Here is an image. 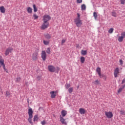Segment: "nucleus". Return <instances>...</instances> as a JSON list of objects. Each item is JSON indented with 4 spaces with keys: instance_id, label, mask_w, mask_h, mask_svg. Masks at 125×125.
<instances>
[{
    "instance_id": "39",
    "label": "nucleus",
    "mask_w": 125,
    "mask_h": 125,
    "mask_svg": "<svg viewBox=\"0 0 125 125\" xmlns=\"http://www.w3.org/2000/svg\"><path fill=\"white\" fill-rule=\"evenodd\" d=\"M77 3H82L83 2V0H77Z\"/></svg>"
},
{
    "instance_id": "13",
    "label": "nucleus",
    "mask_w": 125,
    "mask_h": 125,
    "mask_svg": "<svg viewBox=\"0 0 125 125\" xmlns=\"http://www.w3.org/2000/svg\"><path fill=\"white\" fill-rule=\"evenodd\" d=\"M120 73V69H119V68H116L114 72V75L115 78H117V77H118V75H119Z\"/></svg>"
},
{
    "instance_id": "22",
    "label": "nucleus",
    "mask_w": 125,
    "mask_h": 125,
    "mask_svg": "<svg viewBox=\"0 0 125 125\" xmlns=\"http://www.w3.org/2000/svg\"><path fill=\"white\" fill-rule=\"evenodd\" d=\"M39 120V116L38 115H35L34 117V122H38Z\"/></svg>"
},
{
    "instance_id": "44",
    "label": "nucleus",
    "mask_w": 125,
    "mask_h": 125,
    "mask_svg": "<svg viewBox=\"0 0 125 125\" xmlns=\"http://www.w3.org/2000/svg\"><path fill=\"white\" fill-rule=\"evenodd\" d=\"M125 83V79H124L122 81V84H124V83Z\"/></svg>"
},
{
    "instance_id": "12",
    "label": "nucleus",
    "mask_w": 125,
    "mask_h": 125,
    "mask_svg": "<svg viewBox=\"0 0 125 125\" xmlns=\"http://www.w3.org/2000/svg\"><path fill=\"white\" fill-rule=\"evenodd\" d=\"M57 93V91H52L50 92L51 95V98H55L56 97V94Z\"/></svg>"
},
{
    "instance_id": "3",
    "label": "nucleus",
    "mask_w": 125,
    "mask_h": 125,
    "mask_svg": "<svg viewBox=\"0 0 125 125\" xmlns=\"http://www.w3.org/2000/svg\"><path fill=\"white\" fill-rule=\"evenodd\" d=\"M125 38V31L121 33V36H119L118 38V41L119 42H122L124 39Z\"/></svg>"
},
{
    "instance_id": "24",
    "label": "nucleus",
    "mask_w": 125,
    "mask_h": 125,
    "mask_svg": "<svg viewBox=\"0 0 125 125\" xmlns=\"http://www.w3.org/2000/svg\"><path fill=\"white\" fill-rule=\"evenodd\" d=\"M93 16L94 17V19H95V20H96V19H97V17H98V15H97V13L96 12H94L93 13Z\"/></svg>"
},
{
    "instance_id": "20",
    "label": "nucleus",
    "mask_w": 125,
    "mask_h": 125,
    "mask_svg": "<svg viewBox=\"0 0 125 125\" xmlns=\"http://www.w3.org/2000/svg\"><path fill=\"white\" fill-rule=\"evenodd\" d=\"M81 54L82 55H86V54H87V51H86V50H82L81 51Z\"/></svg>"
},
{
    "instance_id": "43",
    "label": "nucleus",
    "mask_w": 125,
    "mask_h": 125,
    "mask_svg": "<svg viewBox=\"0 0 125 125\" xmlns=\"http://www.w3.org/2000/svg\"><path fill=\"white\" fill-rule=\"evenodd\" d=\"M66 42V40L63 39L62 41V44H63V43H64V42Z\"/></svg>"
},
{
    "instance_id": "15",
    "label": "nucleus",
    "mask_w": 125,
    "mask_h": 125,
    "mask_svg": "<svg viewBox=\"0 0 125 125\" xmlns=\"http://www.w3.org/2000/svg\"><path fill=\"white\" fill-rule=\"evenodd\" d=\"M96 72L98 73L100 78H102V75H101V68L100 67H97L96 69Z\"/></svg>"
},
{
    "instance_id": "6",
    "label": "nucleus",
    "mask_w": 125,
    "mask_h": 125,
    "mask_svg": "<svg viewBox=\"0 0 125 125\" xmlns=\"http://www.w3.org/2000/svg\"><path fill=\"white\" fill-rule=\"evenodd\" d=\"M51 19V17H50V16L48 15H45L43 17V21L44 22H47L49 21Z\"/></svg>"
},
{
    "instance_id": "28",
    "label": "nucleus",
    "mask_w": 125,
    "mask_h": 125,
    "mask_svg": "<svg viewBox=\"0 0 125 125\" xmlns=\"http://www.w3.org/2000/svg\"><path fill=\"white\" fill-rule=\"evenodd\" d=\"M93 83H94V84H99V83H100V82H99V81H98V80H97L96 81H95L94 82H93Z\"/></svg>"
},
{
    "instance_id": "10",
    "label": "nucleus",
    "mask_w": 125,
    "mask_h": 125,
    "mask_svg": "<svg viewBox=\"0 0 125 125\" xmlns=\"http://www.w3.org/2000/svg\"><path fill=\"white\" fill-rule=\"evenodd\" d=\"M41 57L43 61H45V60H46V52H45V51H42Z\"/></svg>"
},
{
    "instance_id": "42",
    "label": "nucleus",
    "mask_w": 125,
    "mask_h": 125,
    "mask_svg": "<svg viewBox=\"0 0 125 125\" xmlns=\"http://www.w3.org/2000/svg\"><path fill=\"white\" fill-rule=\"evenodd\" d=\"M21 80V78L20 77L17 78V82H20V80Z\"/></svg>"
},
{
    "instance_id": "4",
    "label": "nucleus",
    "mask_w": 125,
    "mask_h": 125,
    "mask_svg": "<svg viewBox=\"0 0 125 125\" xmlns=\"http://www.w3.org/2000/svg\"><path fill=\"white\" fill-rule=\"evenodd\" d=\"M104 114L106 118H108V119H111V118H113V113L111 111H105Z\"/></svg>"
},
{
    "instance_id": "7",
    "label": "nucleus",
    "mask_w": 125,
    "mask_h": 125,
    "mask_svg": "<svg viewBox=\"0 0 125 125\" xmlns=\"http://www.w3.org/2000/svg\"><path fill=\"white\" fill-rule=\"evenodd\" d=\"M49 26V23L48 22L44 21L43 24H42L41 26L42 30H44V29H46L47 28H48V26Z\"/></svg>"
},
{
    "instance_id": "26",
    "label": "nucleus",
    "mask_w": 125,
    "mask_h": 125,
    "mask_svg": "<svg viewBox=\"0 0 125 125\" xmlns=\"http://www.w3.org/2000/svg\"><path fill=\"white\" fill-rule=\"evenodd\" d=\"M81 63H84V61H85V59L83 57H81L80 59Z\"/></svg>"
},
{
    "instance_id": "40",
    "label": "nucleus",
    "mask_w": 125,
    "mask_h": 125,
    "mask_svg": "<svg viewBox=\"0 0 125 125\" xmlns=\"http://www.w3.org/2000/svg\"><path fill=\"white\" fill-rule=\"evenodd\" d=\"M121 4H125V0H120Z\"/></svg>"
},
{
    "instance_id": "17",
    "label": "nucleus",
    "mask_w": 125,
    "mask_h": 125,
    "mask_svg": "<svg viewBox=\"0 0 125 125\" xmlns=\"http://www.w3.org/2000/svg\"><path fill=\"white\" fill-rule=\"evenodd\" d=\"M0 11L1 13H5V8L3 6L0 7Z\"/></svg>"
},
{
    "instance_id": "19",
    "label": "nucleus",
    "mask_w": 125,
    "mask_h": 125,
    "mask_svg": "<svg viewBox=\"0 0 125 125\" xmlns=\"http://www.w3.org/2000/svg\"><path fill=\"white\" fill-rule=\"evenodd\" d=\"M27 11L28 13H32V12H33V9L30 7H28Z\"/></svg>"
},
{
    "instance_id": "34",
    "label": "nucleus",
    "mask_w": 125,
    "mask_h": 125,
    "mask_svg": "<svg viewBox=\"0 0 125 125\" xmlns=\"http://www.w3.org/2000/svg\"><path fill=\"white\" fill-rule=\"evenodd\" d=\"M46 51L48 54H50V48H47Z\"/></svg>"
},
{
    "instance_id": "41",
    "label": "nucleus",
    "mask_w": 125,
    "mask_h": 125,
    "mask_svg": "<svg viewBox=\"0 0 125 125\" xmlns=\"http://www.w3.org/2000/svg\"><path fill=\"white\" fill-rule=\"evenodd\" d=\"M119 62H120V63L121 64V65H123V60H120Z\"/></svg>"
},
{
    "instance_id": "1",
    "label": "nucleus",
    "mask_w": 125,
    "mask_h": 125,
    "mask_svg": "<svg viewBox=\"0 0 125 125\" xmlns=\"http://www.w3.org/2000/svg\"><path fill=\"white\" fill-rule=\"evenodd\" d=\"M74 22L77 27H80L83 25V21L81 20V15L80 14L77 13V18L74 20Z\"/></svg>"
},
{
    "instance_id": "30",
    "label": "nucleus",
    "mask_w": 125,
    "mask_h": 125,
    "mask_svg": "<svg viewBox=\"0 0 125 125\" xmlns=\"http://www.w3.org/2000/svg\"><path fill=\"white\" fill-rule=\"evenodd\" d=\"M124 86H122V87L120 88L118 90V93H120L123 91V89H124Z\"/></svg>"
},
{
    "instance_id": "27",
    "label": "nucleus",
    "mask_w": 125,
    "mask_h": 125,
    "mask_svg": "<svg viewBox=\"0 0 125 125\" xmlns=\"http://www.w3.org/2000/svg\"><path fill=\"white\" fill-rule=\"evenodd\" d=\"M74 90V88L73 87H70L68 89V92L69 93H70L71 94V93H72V92H73V91Z\"/></svg>"
},
{
    "instance_id": "9",
    "label": "nucleus",
    "mask_w": 125,
    "mask_h": 125,
    "mask_svg": "<svg viewBox=\"0 0 125 125\" xmlns=\"http://www.w3.org/2000/svg\"><path fill=\"white\" fill-rule=\"evenodd\" d=\"M12 50H13V48L12 47L7 48L5 51V55L6 56H7V55H9V53L12 52Z\"/></svg>"
},
{
    "instance_id": "21",
    "label": "nucleus",
    "mask_w": 125,
    "mask_h": 125,
    "mask_svg": "<svg viewBox=\"0 0 125 125\" xmlns=\"http://www.w3.org/2000/svg\"><path fill=\"white\" fill-rule=\"evenodd\" d=\"M49 41L43 40V42L45 45H48L49 44Z\"/></svg>"
},
{
    "instance_id": "2",
    "label": "nucleus",
    "mask_w": 125,
    "mask_h": 125,
    "mask_svg": "<svg viewBox=\"0 0 125 125\" xmlns=\"http://www.w3.org/2000/svg\"><path fill=\"white\" fill-rule=\"evenodd\" d=\"M33 113H34L33 109H32V108H29L28 112L29 117L27 121L31 125H34V123L32 122V119H33Z\"/></svg>"
},
{
    "instance_id": "23",
    "label": "nucleus",
    "mask_w": 125,
    "mask_h": 125,
    "mask_svg": "<svg viewBox=\"0 0 125 125\" xmlns=\"http://www.w3.org/2000/svg\"><path fill=\"white\" fill-rule=\"evenodd\" d=\"M45 37L46 38V39H47V40H50V39L51 38V35L47 34H46L45 35Z\"/></svg>"
},
{
    "instance_id": "25",
    "label": "nucleus",
    "mask_w": 125,
    "mask_h": 125,
    "mask_svg": "<svg viewBox=\"0 0 125 125\" xmlns=\"http://www.w3.org/2000/svg\"><path fill=\"white\" fill-rule=\"evenodd\" d=\"M81 8H82V10H85V9L86 8V6H85V5L84 4H83L81 6Z\"/></svg>"
},
{
    "instance_id": "31",
    "label": "nucleus",
    "mask_w": 125,
    "mask_h": 125,
    "mask_svg": "<svg viewBox=\"0 0 125 125\" xmlns=\"http://www.w3.org/2000/svg\"><path fill=\"white\" fill-rule=\"evenodd\" d=\"M114 32V28H111L108 30L109 34H112Z\"/></svg>"
},
{
    "instance_id": "33",
    "label": "nucleus",
    "mask_w": 125,
    "mask_h": 125,
    "mask_svg": "<svg viewBox=\"0 0 125 125\" xmlns=\"http://www.w3.org/2000/svg\"><path fill=\"white\" fill-rule=\"evenodd\" d=\"M112 15L114 17H117V13H116V12H112Z\"/></svg>"
},
{
    "instance_id": "35",
    "label": "nucleus",
    "mask_w": 125,
    "mask_h": 125,
    "mask_svg": "<svg viewBox=\"0 0 125 125\" xmlns=\"http://www.w3.org/2000/svg\"><path fill=\"white\" fill-rule=\"evenodd\" d=\"M120 114H121V115H123L124 116H125V110H121L120 111Z\"/></svg>"
},
{
    "instance_id": "46",
    "label": "nucleus",
    "mask_w": 125,
    "mask_h": 125,
    "mask_svg": "<svg viewBox=\"0 0 125 125\" xmlns=\"http://www.w3.org/2000/svg\"><path fill=\"white\" fill-rule=\"evenodd\" d=\"M0 68H1V66L0 65Z\"/></svg>"
},
{
    "instance_id": "14",
    "label": "nucleus",
    "mask_w": 125,
    "mask_h": 125,
    "mask_svg": "<svg viewBox=\"0 0 125 125\" xmlns=\"http://www.w3.org/2000/svg\"><path fill=\"white\" fill-rule=\"evenodd\" d=\"M39 55V53H34L32 55V60H37L38 59V56Z\"/></svg>"
},
{
    "instance_id": "8",
    "label": "nucleus",
    "mask_w": 125,
    "mask_h": 125,
    "mask_svg": "<svg viewBox=\"0 0 125 125\" xmlns=\"http://www.w3.org/2000/svg\"><path fill=\"white\" fill-rule=\"evenodd\" d=\"M48 70L49 71V72H51L52 73H54V72L56 71L55 67H54L53 65H49L48 66Z\"/></svg>"
},
{
    "instance_id": "32",
    "label": "nucleus",
    "mask_w": 125,
    "mask_h": 125,
    "mask_svg": "<svg viewBox=\"0 0 125 125\" xmlns=\"http://www.w3.org/2000/svg\"><path fill=\"white\" fill-rule=\"evenodd\" d=\"M70 86H71L70 84H66L65 85V87L66 89H68V88H69L70 87Z\"/></svg>"
},
{
    "instance_id": "11",
    "label": "nucleus",
    "mask_w": 125,
    "mask_h": 125,
    "mask_svg": "<svg viewBox=\"0 0 125 125\" xmlns=\"http://www.w3.org/2000/svg\"><path fill=\"white\" fill-rule=\"evenodd\" d=\"M60 122L62 123V125H67V122H66V119H64V118L62 116H60Z\"/></svg>"
},
{
    "instance_id": "18",
    "label": "nucleus",
    "mask_w": 125,
    "mask_h": 125,
    "mask_svg": "<svg viewBox=\"0 0 125 125\" xmlns=\"http://www.w3.org/2000/svg\"><path fill=\"white\" fill-rule=\"evenodd\" d=\"M61 115L62 117H65L67 115V111L66 110H62L61 112Z\"/></svg>"
},
{
    "instance_id": "16",
    "label": "nucleus",
    "mask_w": 125,
    "mask_h": 125,
    "mask_svg": "<svg viewBox=\"0 0 125 125\" xmlns=\"http://www.w3.org/2000/svg\"><path fill=\"white\" fill-rule=\"evenodd\" d=\"M79 113H80L81 115H84V114H85V109L84 108H80L79 109Z\"/></svg>"
},
{
    "instance_id": "38",
    "label": "nucleus",
    "mask_w": 125,
    "mask_h": 125,
    "mask_svg": "<svg viewBox=\"0 0 125 125\" xmlns=\"http://www.w3.org/2000/svg\"><path fill=\"white\" fill-rule=\"evenodd\" d=\"M46 122H45V121L43 120L41 122V124L42 125H46Z\"/></svg>"
},
{
    "instance_id": "37",
    "label": "nucleus",
    "mask_w": 125,
    "mask_h": 125,
    "mask_svg": "<svg viewBox=\"0 0 125 125\" xmlns=\"http://www.w3.org/2000/svg\"><path fill=\"white\" fill-rule=\"evenodd\" d=\"M10 95V93L8 91H6V96L7 97V96H9Z\"/></svg>"
},
{
    "instance_id": "45",
    "label": "nucleus",
    "mask_w": 125,
    "mask_h": 125,
    "mask_svg": "<svg viewBox=\"0 0 125 125\" xmlns=\"http://www.w3.org/2000/svg\"><path fill=\"white\" fill-rule=\"evenodd\" d=\"M37 79H40V77H37Z\"/></svg>"
},
{
    "instance_id": "36",
    "label": "nucleus",
    "mask_w": 125,
    "mask_h": 125,
    "mask_svg": "<svg viewBox=\"0 0 125 125\" xmlns=\"http://www.w3.org/2000/svg\"><path fill=\"white\" fill-rule=\"evenodd\" d=\"M33 17H34L35 20H36V19H38L39 18V16H38V15H36V14L33 15Z\"/></svg>"
},
{
    "instance_id": "29",
    "label": "nucleus",
    "mask_w": 125,
    "mask_h": 125,
    "mask_svg": "<svg viewBox=\"0 0 125 125\" xmlns=\"http://www.w3.org/2000/svg\"><path fill=\"white\" fill-rule=\"evenodd\" d=\"M33 9H34V12H37V11H38V9L37 8V6H36L35 4L33 5Z\"/></svg>"
},
{
    "instance_id": "5",
    "label": "nucleus",
    "mask_w": 125,
    "mask_h": 125,
    "mask_svg": "<svg viewBox=\"0 0 125 125\" xmlns=\"http://www.w3.org/2000/svg\"><path fill=\"white\" fill-rule=\"evenodd\" d=\"M0 64L2 66L4 71L6 70L5 68V64H4V60L2 59V56L0 55Z\"/></svg>"
}]
</instances>
